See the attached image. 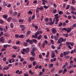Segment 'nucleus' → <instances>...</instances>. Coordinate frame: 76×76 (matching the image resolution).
Instances as JSON below:
<instances>
[{
  "label": "nucleus",
  "mask_w": 76,
  "mask_h": 76,
  "mask_svg": "<svg viewBox=\"0 0 76 76\" xmlns=\"http://www.w3.org/2000/svg\"><path fill=\"white\" fill-rule=\"evenodd\" d=\"M37 48L36 47L34 48L31 50V54L32 56H35V51H37Z\"/></svg>",
  "instance_id": "obj_1"
},
{
  "label": "nucleus",
  "mask_w": 76,
  "mask_h": 76,
  "mask_svg": "<svg viewBox=\"0 0 76 76\" xmlns=\"http://www.w3.org/2000/svg\"><path fill=\"white\" fill-rule=\"evenodd\" d=\"M64 41V39L63 37L60 38L59 39L58 41V43H61L62 42Z\"/></svg>",
  "instance_id": "obj_2"
},
{
  "label": "nucleus",
  "mask_w": 76,
  "mask_h": 76,
  "mask_svg": "<svg viewBox=\"0 0 76 76\" xmlns=\"http://www.w3.org/2000/svg\"><path fill=\"white\" fill-rule=\"evenodd\" d=\"M69 53H70V51H66V52H63V55L64 56H67L69 54Z\"/></svg>",
  "instance_id": "obj_3"
},
{
  "label": "nucleus",
  "mask_w": 76,
  "mask_h": 76,
  "mask_svg": "<svg viewBox=\"0 0 76 76\" xmlns=\"http://www.w3.org/2000/svg\"><path fill=\"white\" fill-rule=\"evenodd\" d=\"M0 41L2 44H3L4 42V39L3 37H2L0 38Z\"/></svg>",
  "instance_id": "obj_4"
},
{
  "label": "nucleus",
  "mask_w": 76,
  "mask_h": 76,
  "mask_svg": "<svg viewBox=\"0 0 76 76\" xmlns=\"http://www.w3.org/2000/svg\"><path fill=\"white\" fill-rule=\"evenodd\" d=\"M20 27L22 28L21 29V30L23 31H24V29H25V27L24 26H23V25H20Z\"/></svg>",
  "instance_id": "obj_5"
},
{
  "label": "nucleus",
  "mask_w": 76,
  "mask_h": 76,
  "mask_svg": "<svg viewBox=\"0 0 76 76\" xmlns=\"http://www.w3.org/2000/svg\"><path fill=\"white\" fill-rule=\"evenodd\" d=\"M73 67V64H70V66H68L67 67V69H71Z\"/></svg>",
  "instance_id": "obj_6"
},
{
  "label": "nucleus",
  "mask_w": 76,
  "mask_h": 76,
  "mask_svg": "<svg viewBox=\"0 0 76 76\" xmlns=\"http://www.w3.org/2000/svg\"><path fill=\"white\" fill-rule=\"evenodd\" d=\"M52 31L53 34H56V33L57 32V31H56V30L55 29H54V28H53L52 29Z\"/></svg>",
  "instance_id": "obj_7"
},
{
  "label": "nucleus",
  "mask_w": 76,
  "mask_h": 76,
  "mask_svg": "<svg viewBox=\"0 0 76 76\" xmlns=\"http://www.w3.org/2000/svg\"><path fill=\"white\" fill-rule=\"evenodd\" d=\"M12 18L9 17L7 19V22H10V21L12 20Z\"/></svg>",
  "instance_id": "obj_8"
},
{
  "label": "nucleus",
  "mask_w": 76,
  "mask_h": 76,
  "mask_svg": "<svg viewBox=\"0 0 76 76\" xmlns=\"http://www.w3.org/2000/svg\"><path fill=\"white\" fill-rule=\"evenodd\" d=\"M30 60L31 61H33L35 60V58L34 57H31L30 58Z\"/></svg>",
  "instance_id": "obj_9"
},
{
  "label": "nucleus",
  "mask_w": 76,
  "mask_h": 76,
  "mask_svg": "<svg viewBox=\"0 0 76 76\" xmlns=\"http://www.w3.org/2000/svg\"><path fill=\"white\" fill-rule=\"evenodd\" d=\"M31 31H27L26 33V37H28V35H30V34H31Z\"/></svg>",
  "instance_id": "obj_10"
},
{
  "label": "nucleus",
  "mask_w": 76,
  "mask_h": 76,
  "mask_svg": "<svg viewBox=\"0 0 76 76\" xmlns=\"http://www.w3.org/2000/svg\"><path fill=\"white\" fill-rule=\"evenodd\" d=\"M59 16H57V17H55V19H56V21H57V22H58L59 21V20H58V18H59Z\"/></svg>",
  "instance_id": "obj_11"
},
{
  "label": "nucleus",
  "mask_w": 76,
  "mask_h": 76,
  "mask_svg": "<svg viewBox=\"0 0 76 76\" xmlns=\"http://www.w3.org/2000/svg\"><path fill=\"white\" fill-rule=\"evenodd\" d=\"M71 28H68V29H67V30L66 31L67 33H69L70 32H71Z\"/></svg>",
  "instance_id": "obj_12"
},
{
  "label": "nucleus",
  "mask_w": 76,
  "mask_h": 76,
  "mask_svg": "<svg viewBox=\"0 0 76 76\" xmlns=\"http://www.w3.org/2000/svg\"><path fill=\"white\" fill-rule=\"evenodd\" d=\"M71 9L73 11H76V9L74 7L72 6L71 7Z\"/></svg>",
  "instance_id": "obj_13"
},
{
  "label": "nucleus",
  "mask_w": 76,
  "mask_h": 76,
  "mask_svg": "<svg viewBox=\"0 0 76 76\" xmlns=\"http://www.w3.org/2000/svg\"><path fill=\"white\" fill-rule=\"evenodd\" d=\"M41 38H42V35L40 34L37 37V39L39 40V39H41Z\"/></svg>",
  "instance_id": "obj_14"
},
{
  "label": "nucleus",
  "mask_w": 76,
  "mask_h": 76,
  "mask_svg": "<svg viewBox=\"0 0 76 76\" xmlns=\"http://www.w3.org/2000/svg\"><path fill=\"white\" fill-rule=\"evenodd\" d=\"M67 69H66V68L64 69V70L63 72V74H65V73H66V72H67Z\"/></svg>",
  "instance_id": "obj_15"
},
{
  "label": "nucleus",
  "mask_w": 76,
  "mask_h": 76,
  "mask_svg": "<svg viewBox=\"0 0 76 76\" xmlns=\"http://www.w3.org/2000/svg\"><path fill=\"white\" fill-rule=\"evenodd\" d=\"M9 69V67L8 66H6L3 68V70H8Z\"/></svg>",
  "instance_id": "obj_16"
},
{
  "label": "nucleus",
  "mask_w": 76,
  "mask_h": 76,
  "mask_svg": "<svg viewBox=\"0 0 76 76\" xmlns=\"http://www.w3.org/2000/svg\"><path fill=\"white\" fill-rule=\"evenodd\" d=\"M29 51V48H26V53H28Z\"/></svg>",
  "instance_id": "obj_17"
},
{
  "label": "nucleus",
  "mask_w": 76,
  "mask_h": 76,
  "mask_svg": "<svg viewBox=\"0 0 76 76\" xmlns=\"http://www.w3.org/2000/svg\"><path fill=\"white\" fill-rule=\"evenodd\" d=\"M12 48L14 49V50H17V49H18V47L16 46H14L12 47Z\"/></svg>",
  "instance_id": "obj_18"
},
{
  "label": "nucleus",
  "mask_w": 76,
  "mask_h": 76,
  "mask_svg": "<svg viewBox=\"0 0 76 76\" xmlns=\"http://www.w3.org/2000/svg\"><path fill=\"white\" fill-rule=\"evenodd\" d=\"M31 20H32V18L30 17L28 19V22L30 23L31 22Z\"/></svg>",
  "instance_id": "obj_19"
},
{
  "label": "nucleus",
  "mask_w": 76,
  "mask_h": 76,
  "mask_svg": "<svg viewBox=\"0 0 76 76\" xmlns=\"http://www.w3.org/2000/svg\"><path fill=\"white\" fill-rule=\"evenodd\" d=\"M54 70H55V68L54 67H53L51 70V72H54Z\"/></svg>",
  "instance_id": "obj_20"
},
{
  "label": "nucleus",
  "mask_w": 76,
  "mask_h": 76,
  "mask_svg": "<svg viewBox=\"0 0 76 76\" xmlns=\"http://www.w3.org/2000/svg\"><path fill=\"white\" fill-rule=\"evenodd\" d=\"M49 7H50V6H47L46 5H45L44 6V7L45 9H48V8H49Z\"/></svg>",
  "instance_id": "obj_21"
},
{
  "label": "nucleus",
  "mask_w": 76,
  "mask_h": 76,
  "mask_svg": "<svg viewBox=\"0 0 76 76\" xmlns=\"http://www.w3.org/2000/svg\"><path fill=\"white\" fill-rule=\"evenodd\" d=\"M39 33H38V32L37 31V32L35 34V35L36 36V37L37 38L38 37V35H39Z\"/></svg>",
  "instance_id": "obj_22"
},
{
  "label": "nucleus",
  "mask_w": 76,
  "mask_h": 76,
  "mask_svg": "<svg viewBox=\"0 0 76 76\" xmlns=\"http://www.w3.org/2000/svg\"><path fill=\"white\" fill-rule=\"evenodd\" d=\"M23 45L25 46V47H27L28 46V43L26 42H25L23 43Z\"/></svg>",
  "instance_id": "obj_23"
},
{
  "label": "nucleus",
  "mask_w": 76,
  "mask_h": 76,
  "mask_svg": "<svg viewBox=\"0 0 76 76\" xmlns=\"http://www.w3.org/2000/svg\"><path fill=\"white\" fill-rule=\"evenodd\" d=\"M45 45V43H43L42 44V47L43 48H44Z\"/></svg>",
  "instance_id": "obj_24"
},
{
  "label": "nucleus",
  "mask_w": 76,
  "mask_h": 76,
  "mask_svg": "<svg viewBox=\"0 0 76 76\" xmlns=\"http://www.w3.org/2000/svg\"><path fill=\"white\" fill-rule=\"evenodd\" d=\"M14 26L13 25V24L12 23H11L10 24V27L11 28H13Z\"/></svg>",
  "instance_id": "obj_25"
},
{
  "label": "nucleus",
  "mask_w": 76,
  "mask_h": 76,
  "mask_svg": "<svg viewBox=\"0 0 76 76\" xmlns=\"http://www.w3.org/2000/svg\"><path fill=\"white\" fill-rule=\"evenodd\" d=\"M46 25H53V24H52L51 23V22L47 23H46Z\"/></svg>",
  "instance_id": "obj_26"
},
{
  "label": "nucleus",
  "mask_w": 76,
  "mask_h": 76,
  "mask_svg": "<svg viewBox=\"0 0 76 76\" xmlns=\"http://www.w3.org/2000/svg\"><path fill=\"white\" fill-rule=\"evenodd\" d=\"M29 73H30L31 75H34V72H32L31 70H30L29 71Z\"/></svg>",
  "instance_id": "obj_27"
},
{
  "label": "nucleus",
  "mask_w": 76,
  "mask_h": 76,
  "mask_svg": "<svg viewBox=\"0 0 76 76\" xmlns=\"http://www.w3.org/2000/svg\"><path fill=\"white\" fill-rule=\"evenodd\" d=\"M58 14H59V15H62V14H63V12L61 11H59V12Z\"/></svg>",
  "instance_id": "obj_28"
},
{
  "label": "nucleus",
  "mask_w": 76,
  "mask_h": 76,
  "mask_svg": "<svg viewBox=\"0 0 76 76\" xmlns=\"http://www.w3.org/2000/svg\"><path fill=\"white\" fill-rule=\"evenodd\" d=\"M3 4L4 5V6H7V4H6V2H4L3 3Z\"/></svg>",
  "instance_id": "obj_29"
},
{
  "label": "nucleus",
  "mask_w": 76,
  "mask_h": 76,
  "mask_svg": "<svg viewBox=\"0 0 76 76\" xmlns=\"http://www.w3.org/2000/svg\"><path fill=\"white\" fill-rule=\"evenodd\" d=\"M54 38L56 41H57V40H58V37L56 36H55L54 37Z\"/></svg>",
  "instance_id": "obj_30"
},
{
  "label": "nucleus",
  "mask_w": 76,
  "mask_h": 76,
  "mask_svg": "<svg viewBox=\"0 0 76 76\" xmlns=\"http://www.w3.org/2000/svg\"><path fill=\"white\" fill-rule=\"evenodd\" d=\"M67 29L66 28H63L62 29V31H67Z\"/></svg>",
  "instance_id": "obj_31"
},
{
  "label": "nucleus",
  "mask_w": 76,
  "mask_h": 76,
  "mask_svg": "<svg viewBox=\"0 0 76 76\" xmlns=\"http://www.w3.org/2000/svg\"><path fill=\"white\" fill-rule=\"evenodd\" d=\"M3 61H6V57H4L3 58Z\"/></svg>",
  "instance_id": "obj_32"
},
{
  "label": "nucleus",
  "mask_w": 76,
  "mask_h": 76,
  "mask_svg": "<svg viewBox=\"0 0 76 76\" xmlns=\"http://www.w3.org/2000/svg\"><path fill=\"white\" fill-rule=\"evenodd\" d=\"M19 38H23V35L21 34L20 36H19Z\"/></svg>",
  "instance_id": "obj_33"
},
{
  "label": "nucleus",
  "mask_w": 76,
  "mask_h": 76,
  "mask_svg": "<svg viewBox=\"0 0 76 76\" xmlns=\"http://www.w3.org/2000/svg\"><path fill=\"white\" fill-rule=\"evenodd\" d=\"M62 25H63V23H59L58 26V27H60V26H62Z\"/></svg>",
  "instance_id": "obj_34"
},
{
  "label": "nucleus",
  "mask_w": 76,
  "mask_h": 76,
  "mask_svg": "<svg viewBox=\"0 0 76 76\" xmlns=\"http://www.w3.org/2000/svg\"><path fill=\"white\" fill-rule=\"evenodd\" d=\"M70 5H67L66 7V10H68V9H69V8L70 7Z\"/></svg>",
  "instance_id": "obj_35"
},
{
  "label": "nucleus",
  "mask_w": 76,
  "mask_h": 76,
  "mask_svg": "<svg viewBox=\"0 0 76 76\" xmlns=\"http://www.w3.org/2000/svg\"><path fill=\"white\" fill-rule=\"evenodd\" d=\"M65 58H66V59H69V58H70L69 56H65Z\"/></svg>",
  "instance_id": "obj_36"
},
{
  "label": "nucleus",
  "mask_w": 76,
  "mask_h": 76,
  "mask_svg": "<svg viewBox=\"0 0 76 76\" xmlns=\"http://www.w3.org/2000/svg\"><path fill=\"white\" fill-rule=\"evenodd\" d=\"M17 13L18 12H17L15 11L14 12V14H13V16H16V15H17Z\"/></svg>",
  "instance_id": "obj_37"
},
{
  "label": "nucleus",
  "mask_w": 76,
  "mask_h": 76,
  "mask_svg": "<svg viewBox=\"0 0 76 76\" xmlns=\"http://www.w3.org/2000/svg\"><path fill=\"white\" fill-rule=\"evenodd\" d=\"M51 43L52 44H54V41L53 40H50Z\"/></svg>",
  "instance_id": "obj_38"
},
{
  "label": "nucleus",
  "mask_w": 76,
  "mask_h": 76,
  "mask_svg": "<svg viewBox=\"0 0 76 76\" xmlns=\"http://www.w3.org/2000/svg\"><path fill=\"white\" fill-rule=\"evenodd\" d=\"M7 45H8L7 44L4 45V48H7Z\"/></svg>",
  "instance_id": "obj_39"
},
{
  "label": "nucleus",
  "mask_w": 76,
  "mask_h": 76,
  "mask_svg": "<svg viewBox=\"0 0 76 76\" xmlns=\"http://www.w3.org/2000/svg\"><path fill=\"white\" fill-rule=\"evenodd\" d=\"M32 41H33V42H37V40L35 39H33L32 40Z\"/></svg>",
  "instance_id": "obj_40"
},
{
  "label": "nucleus",
  "mask_w": 76,
  "mask_h": 76,
  "mask_svg": "<svg viewBox=\"0 0 76 76\" xmlns=\"http://www.w3.org/2000/svg\"><path fill=\"white\" fill-rule=\"evenodd\" d=\"M56 12H57V10H53V13H56Z\"/></svg>",
  "instance_id": "obj_41"
},
{
  "label": "nucleus",
  "mask_w": 76,
  "mask_h": 76,
  "mask_svg": "<svg viewBox=\"0 0 76 76\" xmlns=\"http://www.w3.org/2000/svg\"><path fill=\"white\" fill-rule=\"evenodd\" d=\"M54 22H55V18H53V22L52 21V23H51L52 25H53V24H54Z\"/></svg>",
  "instance_id": "obj_42"
},
{
  "label": "nucleus",
  "mask_w": 76,
  "mask_h": 76,
  "mask_svg": "<svg viewBox=\"0 0 76 76\" xmlns=\"http://www.w3.org/2000/svg\"><path fill=\"white\" fill-rule=\"evenodd\" d=\"M29 43H30V44H33V42L32 41V40H30Z\"/></svg>",
  "instance_id": "obj_43"
},
{
  "label": "nucleus",
  "mask_w": 76,
  "mask_h": 76,
  "mask_svg": "<svg viewBox=\"0 0 76 76\" xmlns=\"http://www.w3.org/2000/svg\"><path fill=\"white\" fill-rule=\"evenodd\" d=\"M23 22V20L20 19L19 20V22Z\"/></svg>",
  "instance_id": "obj_44"
},
{
  "label": "nucleus",
  "mask_w": 76,
  "mask_h": 76,
  "mask_svg": "<svg viewBox=\"0 0 76 76\" xmlns=\"http://www.w3.org/2000/svg\"><path fill=\"white\" fill-rule=\"evenodd\" d=\"M51 48L53 50H54V49H55V47H54V46L53 45H52Z\"/></svg>",
  "instance_id": "obj_45"
},
{
  "label": "nucleus",
  "mask_w": 76,
  "mask_h": 76,
  "mask_svg": "<svg viewBox=\"0 0 76 76\" xmlns=\"http://www.w3.org/2000/svg\"><path fill=\"white\" fill-rule=\"evenodd\" d=\"M27 63V62L26 61H24L23 62V64L24 65H25Z\"/></svg>",
  "instance_id": "obj_46"
},
{
  "label": "nucleus",
  "mask_w": 76,
  "mask_h": 76,
  "mask_svg": "<svg viewBox=\"0 0 76 76\" xmlns=\"http://www.w3.org/2000/svg\"><path fill=\"white\" fill-rule=\"evenodd\" d=\"M15 37H16L17 38H19V35L18 34H16L15 35Z\"/></svg>",
  "instance_id": "obj_47"
},
{
  "label": "nucleus",
  "mask_w": 76,
  "mask_h": 76,
  "mask_svg": "<svg viewBox=\"0 0 76 76\" xmlns=\"http://www.w3.org/2000/svg\"><path fill=\"white\" fill-rule=\"evenodd\" d=\"M3 17L4 19H7V16L6 15H4L3 16Z\"/></svg>",
  "instance_id": "obj_48"
},
{
  "label": "nucleus",
  "mask_w": 76,
  "mask_h": 76,
  "mask_svg": "<svg viewBox=\"0 0 76 76\" xmlns=\"http://www.w3.org/2000/svg\"><path fill=\"white\" fill-rule=\"evenodd\" d=\"M5 35L6 37H9V34H7V33H5Z\"/></svg>",
  "instance_id": "obj_49"
},
{
  "label": "nucleus",
  "mask_w": 76,
  "mask_h": 76,
  "mask_svg": "<svg viewBox=\"0 0 76 76\" xmlns=\"http://www.w3.org/2000/svg\"><path fill=\"white\" fill-rule=\"evenodd\" d=\"M74 71L73 70H72L71 71H70L69 72V73L70 74H72V73H73Z\"/></svg>",
  "instance_id": "obj_50"
},
{
  "label": "nucleus",
  "mask_w": 76,
  "mask_h": 76,
  "mask_svg": "<svg viewBox=\"0 0 76 76\" xmlns=\"http://www.w3.org/2000/svg\"><path fill=\"white\" fill-rule=\"evenodd\" d=\"M16 43L18 45H19V44H20V42L19 41H17L16 42Z\"/></svg>",
  "instance_id": "obj_51"
},
{
  "label": "nucleus",
  "mask_w": 76,
  "mask_h": 76,
  "mask_svg": "<svg viewBox=\"0 0 76 76\" xmlns=\"http://www.w3.org/2000/svg\"><path fill=\"white\" fill-rule=\"evenodd\" d=\"M6 50V49L4 48H2L1 50V51L3 52V51H5Z\"/></svg>",
  "instance_id": "obj_52"
},
{
  "label": "nucleus",
  "mask_w": 76,
  "mask_h": 76,
  "mask_svg": "<svg viewBox=\"0 0 76 76\" xmlns=\"http://www.w3.org/2000/svg\"><path fill=\"white\" fill-rule=\"evenodd\" d=\"M60 57H63V54L62 53H61L60 55Z\"/></svg>",
  "instance_id": "obj_53"
},
{
  "label": "nucleus",
  "mask_w": 76,
  "mask_h": 76,
  "mask_svg": "<svg viewBox=\"0 0 76 76\" xmlns=\"http://www.w3.org/2000/svg\"><path fill=\"white\" fill-rule=\"evenodd\" d=\"M3 23V21L2 20H0V23H1V24H2V23Z\"/></svg>",
  "instance_id": "obj_54"
},
{
  "label": "nucleus",
  "mask_w": 76,
  "mask_h": 76,
  "mask_svg": "<svg viewBox=\"0 0 76 76\" xmlns=\"http://www.w3.org/2000/svg\"><path fill=\"white\" fill-rule=\"evenodd\" d=\"M70 43H71L70 42H66V44L67 45H70Z\"/></svg>",
  "instance_id": "obj_55"
},
{
  "label": "nucleus",
  "mask_w": 76,
  "mask_h": 76,
  "mask_svg": "<svg viewBox=\"0 0 76 76\" xmlns=\"http://www.w3.org/2000/svg\"><path fill=\"white\" fill-rule=\"evenodd\" d=\"M45 22H48V18H46L45 19Z\"/></svg>",
  "instance_id": "obj_56"
},
{
  "label": "nucleus",
  "mask_w": 76,
  "mask_h": 76,
  "mask_svg": "<svg viewBox=\"0 0 76 76\" xmlns=\"http://www.w3.org/2000/svg\"><path fill=\"white\" fill-rule=\"evenodd\" d=\"M53 6L55 8L57 7V5H56V4L55 3L53 4Z\"/></svg>",
  "instance_id": "obj_57"
},
{
  "label": "nucleus",
  "mask_w": 76,
  "mask_h": 76,
  "mask_svg": "<svg viewBox=\"0 0 76 76\" xmlns=\"http://www.w3.org/2000/svg\"><path fill=\"white\" fill-rule=\"evenodd\" d=\"M39 10H38V9H36V13H38L39 12Z\"/></svg>",
  "instance_id": "obj_58"
},
{
  "label": "nucleus",
  "mask_w": 76,
  "mask_h": 76,
  "mask_svg": "<svg viewBox=\"0 0 76 76\" xmlns=\"http://www.w3.org/2000/svg\"><path fill=\"white\" fill-rule=\"evenodd\" d=\"M23 60H24V58H21L20 60V61H21V62H22Z\"/></svg>",
  "instance_id": "obj_59"
},
{
  "label": "nucleus",
  "mask_w": 76,
  "mask_h": 76,
  "mask_svg": "<svg viewBox=\"0 0 76 76\" xmlns=\"http://www.w3.org/2000/svg\"><path fill=\"white\" fill-rule=\"evenodd\" d=\"M39 58H40L42 59V55L39 54Z\"/></svg>",
  "instance_id": "obj_60"
},
{
  "label": "nucleus",
  "mask_w": 76,
  "mask_h": 76,
  "mask_svg": "<svg viewBox=\"0 0 76 76\" xmlns=\"http://www.w3.org/2000/svg\"><path fill=\"white\" fill-rule=\"evenodd\" d=\"M28 13L30 15H32V12L31 11H29L28 12Z\"/></svg>",
  "instance_id": "obj_61"
},
{
  "label": "nucleus",
  "mask_w": 76,
  "mask_h": 76,
  "mask_svg": "<svg viewBox=\"0 0 76 76\" xmlns=\"http://www.w3.org/2000/svg\"><path fill=\"white\" fill-rule=\"evenodd\" d=\"M63 72V70H61L59 71L58 72L59 73H61Z\"/></svg>",
  "instance_id": "obj_62"
},
{
  "label": "nucleus",
  "mask_w": 76,
  "mask_h": 76,
  "mask_svg": "<svg viewBox=\"0 0 76 76\" xmlns=\"http://www.w3.org/2000/svg\"><path fill=\"white\" fill-rule=\"evenodd\" d=\"M44 42L45 43V44H48V42H47V40H45L44 41Z\"/></svg>",
  "instance_id": "obj_63"
},
{
  "label": "nucleus",
  "mask_w": 76,
  "mask_h": 76,
  "mask_svg": "<svg viewBox=\"0 0 76 76\" xmlns=\"http://www.w3.org/2000/svg\"><path fill=\"white\" fill-rule=\"evenodd\" d=\"M73 27H74V28H75V27H76V24H73L72 26Z\"/></svg>",
  "instance_id": "obj_64"
}]
</instances>
